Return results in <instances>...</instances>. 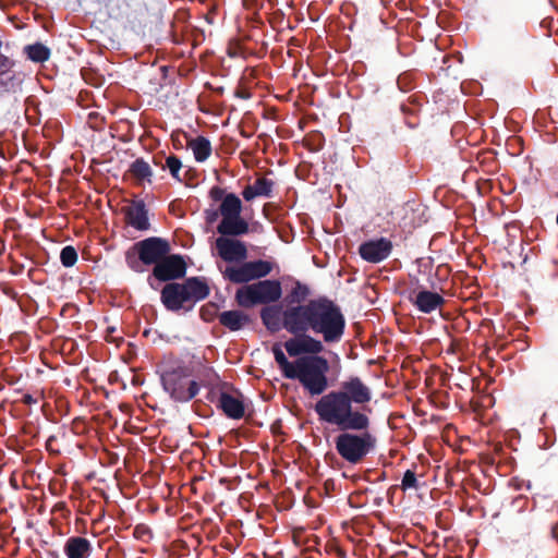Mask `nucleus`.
I'll return each mask as SVG.
<instances>
[{"instance_id":"1","label":"nucleus","mask_w":558,"mask_h":558,"mask_svg":"<svg viewBox=\"0 0 558 558\" xmlns=\"http://www.w3.org/2000/svg\"><path fill=\"white\" fill-rule=\"evenodd\" d=\"M371 388L357 376L342 381L338 390L320 397L314 411L319 421L335 425L340 430H366L371 426L366 404L372 400Z\"/></svg>"},{"instance_id":"2","label":"nucleus","mask_w":558,"mask_h":558,"mask_svg":"<svg viewBox=\"0 0 558 558\" xmlns=\"http://www.w3.org/2000/svg\"><path fill=\"white\" fill-rule=\"evenodd\" d=\"M314 314L315 299L305 304L287 306L281 313L282 327L293 336L284 342L290 356L320 354L324 351L323 342L308 333L314 332Z\"/></svg>"},{"instance_id":"3","label":"nucleus","mask_w":558,"mask_h":558,"mask_svg":"<svg viewBox=\"0 0 558 558\" xmlns=\"http://www.w3.org/2000/svg\"><path fill=\"white\" fill-rule=\"evenodd\" d=\"M210 288L205 277L196 276L183 282H169L160 291V301L170 312H190L195 304L208 298Z\"/></svg>"},{"instance_id":"4","label":"nucleus","mask_w":558,"mask_h":558,"mask_svg":"<svg viewBox=\"0 0 558 558\" xmlns=\"http://www.w3.org/2000/svg\"><path fill=\"white\" fill-rule=\"evenodd\" d=\"M295 368L289 379H298L311 396L323 395L328 386V361L319 354L296 356Z\"/></svg>"},{"instance_id":"5","label":"nucleus","mask_w":558,"mask_h":558,"mask_svg":"<svg viewBox=\"0 0 558 558\" xmlns=\"http://www.w3.org/2000/svg\"><path fill=\"white\" fill-rule=\"evenodd\" d=\"M314 333L327 343L339 342L344 333L345 319L340 307L328 298L315 299Z\"/></svg>"},{"instance_id":"6","label":"nucleus","mask_w":558,"mask_h":558,"mask_svg":"<svg viewBox=\"0 0 558 558\" xmlns=\"http://www.w3.org/2000/svg\"><path fill=\"white\" fill-rule=\"evenodd\" d=\"M335 437V448L342 460L351 465L362 463L376 449L375 435L366 430H340Z\"/></svg>"},{"instance_id":"7","label":"nucleus","mask_w":558,"mask_h":558,"mask_svg":"<svg viewBox=\"0 0 558 558\" xmlns=\"http://www.w3.org/2000/svg\"><path fill=\"white\" fill-rule=\"evenodd\" d=\"M171 246L168 240L150 236L136 242L125 252V263L135 272H144L145 266L159 263L170 253Z\"/></svg>"},{"instance_id":"8","label":"nucleus","mask_w":558,"mask_h":558,"mask_svg":"<svg viewBox=\"0 0 558 558\" xmlns=\"http://www.w3.org/2000/svg\"><path fill=\"white\" fill-rule=\"evenodd\" d=\"M191 372L183 363L168 365L161 374L163 389L175 402H189L199 391L198 383L190 379Z\"/></svg>"},{"instance_id":"9","label":"nucleus","mask_w":558,"mask_h":558,"mask_svg":"<svg viewBox=\"0 0 558 558\" xmlns=\"http://www.w3.org/2000/svg\"><path fill=\"white\" fill-rule=\"evenodd\" d=\"M281 295V283L278 280L267 279L238 289L235 301L240 306L250 308L257 304L275 303Z\"/></svg>"},{"instance_id":"10","label":"nucleus","mask_w":558,"mask_h":558,"mask_svg":"<svg viewBox=\"0 0 558 558\" xmlns=\"http://www.w3.org/2000/svg\"><path fill=\"white\" fill-rule=\"evenodd\" d=\"M186 263L181 255L168 254L153 268L147 282L151 289H157L156 280L169 283L182 279L186 274Z\"/></svg>"},{"instance_id":"11","label":"nucleus","mask_w":558,"mask_h":558,"mask_svg":"<svg viewBox=\"0 0 558 558\" xmlns=\"http://www.w3.org/2000/svg\"><path fill=\"white\" fill-rule=\"evenodd\" d=\"M392 242L387 238H379L363 242L359 246L362 259L372 264H378L388 258L392 252Z\"/></svg>"},{"instance_id":"12","label":"nucleus","mask_w":558,"mask_h":558,"mask_svg":"<svg viewBox=\"0 0 558 558\" xmlns=\"http://www.w3.org/2000/svg\"><path fill=\"white\" fill-rule=\"evenodd\" d=\"M126 225L138 231H147L150 229L148 218V209L143 199H133L129 206L122 208Z\"/></svg>"},{"instance_id":"13","label":"nucleus","mask_w":558,"mask_h":558,"mask_svg":"<svg viewBox=\"0 0 558 558\" xmlns=\"http://www.w3.org/2000/svg\"><path fill=\"white\" fill-rule=\"evenodd\" d=\"M216 248L218 255L228 263L241 262L247 257V248L245 244L236 239L219 236L216 240Z\"/></svg>"},{"instance_id":"14","label":"nucleus","mask_w":558,"mask_h":558,"mask_svg":"<svg viewBox=\"0 0 558 558\" xmlns=\"http://www.w3.org/2000/svg\"><path fill=\"white\" fill-rule=\"evenodd\" d=\"M13 61L5 56H0V96L4 93H16L21 90V81L10 70Z\"/></svg>"},{"instance_id":"15","label":"nucleus","mask_w":558,"mask_h":558,"mask_svg":"<svg viewBox=\"0 0 558 558\" xmlns=\"http://www.w3.org/2000/svg\"><path fill=\"white\" fill-rule=\"evenodd\" d=\"M412 304L422 313L429 314L445 304V299L437 292L422 290L415 298H410Z\"/></svg>"},{"instance_id":"16","label":"nucleus","mask_w":558,"mask_h":558,"mask_svg":"<svg viewBox=\"0 0 558 558\" xmlns=\"http://www.w3.org/2000/svg\"><path fill=\"white\" fill-rule=\"evenodd\" d=\"M218 319L230 331H239L252 323L251 316L240 310L225 311L218 315Z\"/></svg>"},{"instance_id":"17","label":"nucleus","mask_w":558,"mask_h":558,"mask_svg":"<svg viewBox=\"0 0 558 558\" xmlns=\"http://www.w3.org/2000/svg\"><path fill=\"white\" fill-rule=\"evenodd\" d=\"M248 230V222L244 220L241 215H238L236 218L221 219L217 227V232L225 238L243 235L246 234Z\"/></svg>"},{"instance_id":"18","label":"nucleus","mask_w":558,"mask_h":558,"mask_svg":"<svg viewBox=\"0 0 558 558\" xmlns=\"http://www.w3.org/2000/svg\"><path fill=\"white\" fill-rule=\"evenodd\" d=\"M218 408L230 418L240 420L244 416V404L238 398L228 392H221L218 400Z\"/></svg>"},{"instance_id":"19","label":"nucleus","mask_w":558,"mask_h":558,"mask_svg":"<svg viewBox=\"0 0 558 558\" xmlns=\"http://www.w3.org/2000/svg\"><path fill=\"white\" fill-rule=\"evenodd\" d=\"M92 550L90 542L81 536H72L68 538L64 545V553L68 558H88Z\"/></svg>"},{"instance_id":"20","label":"nucleus","mask_w":558,"mask_h":558,"mask_svg":"<svg viewBox=\"0 0 558 558\" xmlns=\"http://www.w3.org/2000/svg\"><path fill=\"white\" fill-rule=\"evenodd\" d=\"M187 147L192 149L197 162H204L211 155L210 141L204 136H197L187 141Z\"/></svg>"},{"instance_id":"21","label":"nucleus","mask_w":558,"mask_h":558,"mask_svg":"<svg viewBox=\"0 0 558 558\" xmlns=\"http://www.w3.org/2000/svg\"><path fill=\"white\" fill-rule=\"evenodd\" d=\"M128 173L137 182H151L153 170L143 158L135 159L129 167Z\"/></svg>"},{"instance_id":"22","label":"nucleus","mask_w":558,"mask_h":558,"mask_svg":"<svg viewBox=\"0 0 558 558\" xmlns=\"http://www.w3.org/2000/svg\"><path fill=\"white\" fill-rule=\"evenodd\" d=\"M222 219L236 218L242 213V202L234 193H229L222 199L220 206Z\"/></svg>"},{"instance_id":"23","label":"nucleus","mask_w":558,"mask_h":558,"mask_svg":"<svg viewBox=\"0 0 558 558\" xmlns=\"http://www.w3.org/2000/svg\"><path fill=\"white\" fill-rule=\"evenodd\" d=\"M223 275L233 283H246L254 280L248 262L244 263L240 267H227Z\"/></svg>"},{"instance_id":"24","label":"nucleus","mask_w":558,"mask_h":558,"mask_svg":"<svg viewBox=\"0 0 558 558\" xmlns=\"http://www.w3.org/2000/svg\"><path fill=\"white\" fill-rule=\"evenodd\" d=\"M311 291L306 284L300 281H295L291 291L286 295L287 306H295L299 304H305L304 302L310 296Z\"/></svg>"},{"instance_id":"25","label":"nucleus","mask_w":558,"mask_h":558,"mask_svg":"<svg viewBox=\"0 0 558 558\" xmlns=\"http://www.w3.org/2000/svg\"><path fill=\"white\" fill-rule=\"evenodd\" d=\"M260 318L266 328L277 331L280 328V307L278 305L265 306L260 311Z\"/></svg>"},{"instance_id":"26","label":"nucleus","mask_w":558,"mask_h":558,"mask_svg":"<svg viewBox=\"0 0 558 558\" xmlns=\"http://www.w3.org/2000/svg\"><path fill=\"white\" fill-rule=\"evenodd\" d=\"M416 465H413V469H408L401 478L400 489L402 492H409V490H418L424 483L421 481L423 478V474L417 475L416 474Z\"/></svg>"},{"instance_id":"27","label":"nucleus","mask_w":558,"mask_h":558,"mask_svg":"<svg viewBox=\"0 0 558 558\" xmlns=\"http://www.w3.org/2000/svg\"><path fill=\"white\" fill-rule=\"evenodd\" d=\"M275 361L279 365V368L286 378H290L291 374L295 368V361L290 362L286 354L283 353L281 345L279 343H275L271 348Z\"/></svg>"},{"instance_id":"28","label":"nucleus","mask_w":558,"mask_h":558,"mask_svg":"<svg viewBox=\"0 0 558 558\" xmlns=\"http://www.w3.org/2000/svg\"><path fill=\"white\" fill-rule=\"evenodd\" d=\"M27 58L34 62H45L50 57V50L45 45L36 43L24 48Z\"/></svg>"},{"instance_id":"29","label":"nucleus","mask_w":558,"mask_h":558,"mask_svg":"<svg viewBox=\"0 0 558 558\" xmlns=\"http://www.w3.org/2000/svg\"><path fill=\"white\" fill-rule=\"evenodd\" d=\"M162 169H168L171 177L178 182H183V179L180 177V170L182 169V162L180 158L175 155H169L165 158V166Z\"/></svg>"},{"instance_id":"30","label":"nucleus","mask_w":558,"mask_h":558,"mask_svg":"<svg viewBox=\"0 0 558 558\" xmlns=\"http://www.w3.org/2000/svg\"><path fill=\"white\" fill-rule=\"evenodd\" d=\"M248 263H250L253 279L266 277L267 275L270 274V271L272 269L271 264L267 260L259 259V260H254V262H248Z\"/></svg>"},{"instance_id":"31","label":"nucleus","mask_w":558,"mask_h":558,"mask_svg":"<svg viewBox=\"0 0 558 558\" xmlns=\"http://www.w3.org/2000/svg\"><path fill=\"white\" fill-rule=\"evenodd\" d=\"M275 182L265 177L258 178L253 184L258 196L271 197Z\"/></svg>"},{"instance_id":"32","label":"nucleus","mask_w":558,"mask_h":558,"mask_svg":"<svg viewBox=\"0 0 558 558\" xmlns=\"http://www.w3.org/2000/svg\"><path fill=\"white\" fill-rule=\"evenodd\" d=\"M60 260L64 267H72L77 262V252L74 246L66 245L61 250Z\"/></svg>"},{"instance_id":"33","label":"nucleus","mask_w":558,"mask_h":558,"mask_svg":"<svg viewBox=\"0 0 558 558\" xmlns=\"http://www.w3.org/2000/svg\"><path fill=\"white\" fill-rule=\"evenodd\" d=\"M133 536L141 542L148 543L153 538V531L147 524L140 523L135 525Z\"/></svg>"},{"instance_id":"34","label":"nucleus","mask_w":558,"mask_h":558,"mask_svg":"<svg viewBox=\"0 0 558 558\" xmlns=\"http://www.w3.org/2000/svg\"><path fill=\"white\" fill-rule=\"evenodd\" d=\"M218 306L215 303H207L201 308V317L205 322H211L217 315Z\"/></svg>"},{"instance_id":"35","label":"nucleus","mask_w":558,"mask_h":558,"mask_svg":"<svg viewBox=\"0 0 558 558\" xmlns=\"http://www.w3.org/2000/svg\"><path fill=\"white\" fill-rule=\"evenodd\" d=\"M201 383L205 386L214 385L218 380V375L211 367H204L199 375Z\"/></svg>"},{"instance_id":"36","label":"nucleus","mask_w":558,"mask_h":558,"mask_svg":"<svg viewBox=\"0 0 558 558\" xmlns=\"http://www.w3.org/2000/svg\"><path fill=\"white\" fill-rule=\"evenodd\" d=\"M226 195H227L226 191L218 185H215L209 190V197L214 202H218V201L222 202V199L225 198Z\"/></svg>"},{"instance_id":"37","label":"nucleus","mask_w":558,"mask_h":558,"mask_svg":"<svg viewBox=\"0 0 558 558\" xmlns=\"http://www.w3.org/2000/svg\"><path fill=\"white\" fill-rule=\"evenodd\" d=\"M205 220L208 225H213L215 221H217L218 217L220 216V209H205L204 211Z\"/></svg>"},{"instance_id":"38","label":"nucleus","mask_w":558,"mask_h":558,"mask_svg":"<svg viewBox=\"0 0 558 558\" xmlns=\"http://www.w3.org/2000/svg\"><path fill=\"white\" fill-rule=\"evenodd\" d=\"M242 196L245 201L250 202L254 199L255 197H258L256 191L254 190L253 185H246L244 190L242 191Z\"/></svg>"},{"instance_id":"39","label":"nucleus","mask_w":558,"mask_h":558,"mask_svg":"<svg viewBox=\"0 0 558 558\" xmlns=\"http://www.w3.org/2000/svg\"><path fill=\"white\" fill-rule=\"evenodd\" d=\"M397 83H398V86H399V88L401 90L407 92V90L411 89V83H410V81H409L407 75H400L398 77V82Z\"/></svg>"},{"instance_id":"40","label":"nucleus","mask_w":558,"mask_h":558,"mask_svg":"<svg viewBox=\"0 0 558 558\" xmlns=\"http://www.w3.org/2000/svg\"><path fill=\"white\" fill-rule=\"evenodd\" d=\"M235 96L242 99H250L252 97V93L246 88H238L235 90Z\"/></svg>"},{"instance_id":"41","label":"nucleus","mask_w":558,"mask_h":558,"mask_svg":"<svg viewBox=\"0 0 558 558\" xmlns=\"http://www.w3.org/2000/svg\"><path fill=\"white\" fill-rule=\"evenodd\" d=\"M21 401H22V403H24L26 405H32V404L37 403V399L34 398L31 393L23 395Z\"/></svg>"},{"instance_id":"42","label":"nucleus","mask_w":558,"mask_h":558,"mask_svg":"<svg viewBox=\"0 0 558 558\" xmlns=\"http://www.w3.org/2000/svg\"><path fill=\"white\" fill-rule=\"evenodd\" d=\"M162 159H163V154H156L153 157V162L155 166H158L162 169V166H165V163L162 162Z\"/></svg>"},{"instance_id":"43","label":"nucleus","mask_w":558,"mask_h":558,"mask_svg":"<svg viewBox=\"0 0 558 558\" xmlns=\"http://www.w3.org/2000/svg\"><path fill=\"white\" fill-rule=\"evenodd\" d=\"M551 535L558 542V523L553 526Z\"/></svg>"},{"instance_id":"44","label":"nucleus","mask_w":558,"mask_h":558,"mask_svg":"<svg viewBox=\"0 0 558 558\" xmlns=\"http://www.w3.org/2000/svg\"><path fill=\"white\" fill-rule=\"evenodd\" d=\"M256 0H243V5L250 8Z\"/></svg>"}]
</instances>
